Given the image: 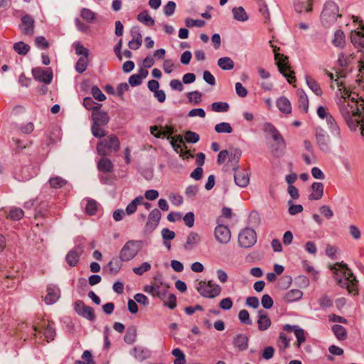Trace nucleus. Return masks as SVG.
<instances>
[{
	"label": "nucleus",
	"instance_id": "1",
	"mask_svg": "<svg viewBox=\"0 0 364 364\" xmlns=\"http://www.w3.org/2000/svg\"><path fill=\"white\" fill-rule=\"evenodd\" d=\"M355 58L354 53L341 52L338 54V69L336 71V78L334 80L343 99L339 105L341 116L351 130L355 131L359 128L361 135L364 137V99L358 93L347 88L345 82L340 80L346 77Z\"/></svg>",
	"mask_w": 364,
	"mask_h": 364
},
{
	"label": "nucleus",
	"instance_id": "2",
	"mask_svg": "<svg viewBox=\"0 0 364 364\" xmlns=\"http://www.w3.org/2000/svg\"><path fill=\"white\" fill-rule=\"evenodd\" d=\"M330 269L335 274V280L340 287L346 289L354 296L358 294V281L347 264L337 262L331 266Z\"/></svg>",
	"mask_w": 364,
	"mask_h": 364
},
{
	"label": "nucleus",
	"instance_id": "3",
	"mask_svg": "<svg viewBox=\"0 0 364 364\" xmlns=\"http://www.w3.org/2000/svg\"><path fill=\"white\" fill-rule=\"evenodd\" d=\"M291 333H294L296 338V341L294 342V346L297 349H300L301 344L306 341V333L302 328H299L298 326L286 324L282 326V331L280 332L277 340V346L281 353L284 352L288 348H289L291 338L289 336V334Z\"/></svg>",
	"mask_w": 364,
	"mask_h": 364
},
{
	"label": "nucleus",
	"instance_id": "4",
	"mask_svg": "<svg viewBox=\"0 0 364 364\" xmlns=\"http://www.w3.org/2000/svg\"><path fill=\"white\" fill-rule=\"evenodd\" d=\"M97 143V152L101 156H107L116 153L120 149V141L117 135L110 134L98 138Z\"/></svg>",
	"mask_w": 364,
	"mask_h": 364
},
{
	"label": "nucleus",
	"instance_id": "5",
	"mask_svg": "<svg viewBox=\"0 0 364 364\" xmlns=\"http://www.w3.org/2000/svg\"><path fill=\"white\" fill-rule=\"evenodd\" d=\"M110 117L107 112L98 109L91 113V131L96 138H102L105 136L106 131L102 127L106 126L109 122Z\"/></svg>",
	"mask_w": 364,
	"mask_h": 364
},
{
	"label": "nucleus",
	"instance_id": "6",
	"mask_svg": "<svg viewBox=\"0 0 364 364\" xmlns=\"http://www.w3.org/2000/svg\"><path fill=\"white\" fill-rule=\"evenodd\" d=\"M240 157V150L230 147L228 149H224L219 152L217 163L220 165L225 164L227 166L235 169V167H236L239 163Z\"/></svg>",
	"mask_w": 364,
	"mask_h": 364
},
{
	"label": "nucleus",
	"instance_id": "7",
	"mask_svg": "<svg viewBox=\"0 0 364 364\" xmlns=\"http://www.w3.org/2000/svg\"><path fill=\"white\" fill-rule=\"evenodd\" d=\"M276 64L279 71L287 78L288 82L294 85L296 82L295 73L290 66L289 58L284 54H277L275 58Z\"/></svg>",
	"mask_w": 364,
	"mask_h": 364
},
{
	"label": "nucleus",
	"instance_id": "8",
	"mask_svg": "<svg viewBox=\"0 0 364 364\" xmlns=\"http://www.w3.org/2000/svg\"><path fill=\"white\" fill-rule=\"evenodd\" d=\"M169 286L162 282L160 279H154L150 285H146L144 291L153 297H158L164 300L166 296Z\"/></svg>",
	"mask_w": 364,
	"mask_h": 364
},
{
	"label": "nucleus",
	"instance_id": "9",
	"mask_svg": "<svg viewBox=\"0 0 364 364\" xmlns=\"http://www.w3.org/2000/svg\"><path fill=\"white\" fill-rule=\"evenodd\" d=\"M197 290L202 296L213 299L220 295L222 289L218 284L210 280L208 282L200 281L197 287Z\"/></svg>",
	"mask_w": 364,
	"mask_h": 364
},
{
	"label": "nucleus",
	"instance_id": "10",
	"mask_svg": "<svg viewBox=\"0 0 364 364\" xmlns=\"http://www.w3.org/2000/svg\"><path fill=\"white\" fill-rule=\"evenodd\" d=\"M341 16L338 6L334 3L326 4L321 14L322 21L326 23L335 22Z\"/></svg>",
	"mask_w": 364,
	"mask_h": 364
},
{
	"label": "nucleus",
	"instance_id": "11",
	"mask_svg": "<svg viewBox=\"0 0 364 364\" xmlns=\"http://www.w3.org/2000/svg\"><path fill=\"white\" fill-rule=\"evenodd\" d=\"M172 140L171 144L174 148L175 151L179 153L180 156L183 160H188L190 158H193L194 154L191 150L187 149V146L185 144L183 136L181 135H177L176 139L171 138Z\"/></svg>",
	"mask_w": 364,
	"mask_h": 364
},
{
	"label": "nucleus",
	"instance_id": "12",
	"mask_svg": "<svg viewBox=\"0 0 364 364\" xmlns=\"http://www.w3.org/2000/svg\"><path fill=\"white\" fill-rule=\"evenodd\" d=\"M33 329L34 331L33 335L36 336V333L39 334H43L44 336V339L49 342L50 341H53L55 336V331L51 326L48 321L45 320H42L41 323L37 326H33Z\"/></svg>",
	"mask_w": 364,
	"mask_h": 364
},
{
	"label": "nucleus",
	"instance_id": "13",
	"mask_svg": "<svg viewBox=\"0 0 364 364\" xmlns=\"http://www.w3.org/2000/svg\"><path fill=\"white\" fill-rule=\"evenodd\" d=\"M257 240L256 232L253 229L245 228L238 235L239 245L243 248H249L255 245Z\"/></svg>",
	"mask_w": 364,
	"mask_h": 364
},
{
	"label": "nucleus",
	"instance_id": "14",
	"mask_svg": "<svg viewBox=\"0 0 364 364\" xmlns=\"http://www.w3.org/2000/svg\"><path fill=\"white\" fill-rule=\"evenodd\" d=\"M139 250V245L136 242L128 241L121 250L119 257L122 261L128 262L137 255Z\"/></svg>",
	"mask_w": 364,
	"mask_h": 364
},
{
	"label": "nucleus",
	"instance_id": "15",
	"mask_svg": "<svg viewBox=\"0 0 364 364\" xmlns=\"http://www.w3.org/2000/svg\"><path fill=\"white\" fill-rule=\"evenodd\" d=\"M32 74L35 80L44 82L45 84H50L52 81L53 75L50 68L46 69L42 68H35L32 70Z\"/></svg>",
	"mask_w": 364,
	"mask_h": 364
},
{
	"label": "nucleus",
	"instance_id": "16",
	"mask_svg": "<svg viewBox=\"0 0 364 364\" xmlns=\"http://www.w3.org/2000/svg\"><path fill=\"white\" fill-rule=\"evenodd\" d=\"M75 310L83 317L87 318L90 321H93L95 318L94 309L85 304L82 300H77L75 302Z\"/></svg>",
	"mask_w": 364,
	"mask_h": 364
},
{
	"label": "nucleus",
	"instance_id": "17",
	"mask_svg": "<svg viewBox=\"0 0 364 364\" xmlns=\"http://www.w3.org/2000/svg\"><path fill=\"white\" fill-rule=\"evenodd\" d=\"M297 103L296 107L298 111L302 114H306L309 112V97L302 89H299L296 91Z\"/></svg>",
	"mask_w": 364,
	"mask_h": 364
},
{
	"label": "nucleus",
	"instance_id": "18",
	"mask_svg": "<svg viewBox=\"0 0 364 364\" xmlns=\"http://www.w3.org/2000/svg\"><path fill=\"white\" fill-rule=\"evenodd\" d=\"M60 296V289L54 284H50L47 287L46 294L43 297V301L48 305L55 303Z\"/></svg>",
	"mask_w": 364,
	"mask_h": 364
},
{
	"label": "nucleus",
	"instance_id": "19",
	"mask_svg": "<svg viewBox=\"0 0 364 364\" xmlns=\"http://www.w3.org/2000/svg\"><path fill=\"white\" fill-rule=\"evenodd\" d=\"M150 132L156 138L164 136L168 139L173 134L174 129L173 127L168 125H166L164 127L154 125L150 127Z\"/></svg>",
	"mask_w": 364,
	"mask_h": 364
},
{
	"label": "nucleus",
	"instance_id": "20",
	"mask_svg": "<svg viewBox=\"0 0 364 364\" xmlns=\"http://www.w3.org/2000/svg\"><path fill=\"white\" fill-rule=\"evenodd\" d=\"M215 237L220 243H228L231 237V233L228 226L218 225L215 229Z\"/></svg>",
	"mask_w": 364,
	"mask_h": 364
},
{
	"label": "nucleus",
	"instance_id": "21",
	"mask_svg": "<svg viewBox=\"0 0 364 364\" xmlns=\"http://www.w3.org/2000/svg\"><path fill=\"white\" fill-rule=\"evenodd\" d=\"M276 106L279 111L285 116H289L292 113L291 102L287 97H278L276 100Z\"/></svg>",
	"mask_w": 364,
	"mask_h": 364
},
{
	"label": "nucleus",
	"instance_id": "22",
	"mask_svg": "<svg viewBox=\"0 0 364 364\" xmlns=\"http://www.w3.org/2000/svg\"><path fill=\"white\" fill-rule=\"evenodd\" d=\"M21 32L25 36H32L34 34V20L29 15H25L21 18L20 26Z\"/></svg>",
	"mask_w": 364,
	"mask_h": 364
},
{
	"label": "nucleus",
	"instance_id": "23",
	"mask_svg": "<svg viewBox=\"0 0 364 364\" xmlns=\"http://www.w3.org/2000/svg\"><path fill=\"white\" fill-rule=\"evenodd\" d=\"M234 178L236 184L240 187H246L250 181L248 171L246 169H239L235 167Z\"/></svg>",
	"mask_w": 364,
	"mask_h": 364
},
{
	"label": "nucleus",
	"instance_id": "24",
	"mask_svg": "<svg viewBox=\"0 0 364 364\" xmlns=\"http://www.w3.org/2000/svg\"><path fill=\"white\" fill-rule=\"evenodd\" d=\"M161 218V213L159 210L155 208L152 210L148 216L146 227L153 230L157 227Z\"/></svg>",
	"mask_w": 364,
	"mask_h": 364
},
{
	"label": "nucleus",
	"instance_id": "25",
	"mask_svg": "<svg viewBox=\"0 0 364 364\" xmlns=\"http://www.w3.org/2000/svg\"><path fill=\"white\" fill-rule=\"evenodd\" d=\"M350 39L355 48L359 50L364 48V32L360 31H351Z\"/></svg>",
	"mask_w": 364,
	"mask_h": 364
},
{
	"label": "nucleus",
	"instance_id": "26",
	"mask_svg": "<svg viewBox=\"0 0 364 364\" xmlns=\"http://www.w3.org/2000/svg\"><path fill=\"white\" fill-rule=\"evenodd\" d=\"M97 169L104 173H111L114 171V164L107 156H102L97 161Z\"/></svg>",
	"mask_w": 364,
	"mask_h": 364
},
{
	"label": "nucleus",
	"instance_id": "27",
	"mask_svg": "<svg viewBox=\"0 0 364 364\" xmlns=\"http://www.w3.org/2000/svg\"><path fill=\"white\" fill-rule=\"evenodd\" d=\"M332 44L338 48L343 49L346 45V35L341 29L335 31L332 39Z\"/></svg>",
	"mask_w": 364,
	"mask_h": 364
},
{
	"label": "nucleus",
	"instance_id": "28",
	"mask_svg": "<svg viewBox=\"0 0 364 364\" xmlns=\"http://www.w3.org/2000/svg\"><path fill=\"white\" fill-rule=\"evenodd\" d=\"M323 194V185L322 183L314 182L311 185V193L309 195L311 200H317L322 198Z\"/></svg>",
	"mask_w": 364,
	"mask_h": 364
},
{
	"label": "nucleus",
	"instance_id": "29",
	"mask_svg": "<svg viewBox=\"0 0 364 364\" xmlns=\"http://www.w3.org/2000/svg\"><path fill=\"white\" fill-rule=\"evenodd\" d=\"M314 0H297L294 3V9L299 13L309 12L312 10Z\"/></svg>",
	"mask_w": 364,
	"mask_h": 364
},
{
	"label": "nucleus",
	"instance_id": "30",
	"mask_svg": "<svg viewBox=\"0 0 364 364\" xmlns=\"http://www.w3.org/2000/svg\"><path fill=\"white\" fill-rule=\"evenodd\" d=\"M306 83L311 91L317 96H322L323 90L318 82L311 76L306 77Z\"/></svg>",
	"mask_w": 364,
	"mask_h": 364
},
{
	"label": "nucleus",
	"instance_id": "31",
	"mask_svg": "<svg viewBox=\"0 0 364 364\" xmlns=\"http://www.w3.org/2000/svg\"><path fill=\"white\" fill-rule=\"evenodd\" d=\"M233 344L239 350H245L248 347V338L245 335L238 334L234 338Z\"/></svg>",
	"mask_w": 364,
	"mask_h": 364
},
{
	"label": "nucleus",
	"instance_id": "32",
	"mask_svg": "<svg viewBox=\"0 0 364 364\" xmlns=\"http://www.w3.org/2000/svg\"><path fill=\"white\" fill-rule=\"evenodd\" d=\"M263 311L259 312V318L257 320L258 328L260 331L267 330L271 325V320L266 314H262Z\"/></svg>",
	"mask_w": 364,
	"mask_h": 364
},
{
	"label": "nucleus",
	"instance_id": "33",
	"mask_svg": "<svg viewBox=\"0 0 364 364\" xmlns=\"http://www.w3.org/2000/svg\"><path fill=\"white\" fill-rule=\"evenodd\" d=\"M83 106L85 107V108L87 110L91 111L92 112H93L98 109H101L102 107V105L100 103L96 102L90 97H86L83 99Z\"/></svg>",
	"mask_w": 364,
	"mask_h": 364
},
{
	"label": "nucleus",
	"instance_id": "34",
	"mask_svg": "<svg viewBox=\"0 0 364 364\" xmlns=\"http://www.w3.org/2000/svg\"><path fill=\"white\" fill-rule=\"evenodd\" d=\"M99 205L94 199H88L85 205V212L87 215L92 216L98 211Z\"/></svg>",
	"mask_w": 364,
	"mask_h": 364
},
{
	"label": "nucleus",
	"instance_id": "35",
	"mask_svg": "<svg viewBox=\"0 0 364 364\" xmlns=\"http://www.w3.org/2000/svg\"><path fill=\"white\" fill-rule=\"evenodd\" d=\"M332 331L338 340L343 341L347 338V331L343 326L335 324L332 326Z\"/></svg>",
	"mask_w": 364,
	"mask_h": 364
},
{
	"label": "nucleus",
	"instance_id": "36",
	"mask_svg": "<svg viewBox=\"0 0 364 364\" xmlns=\"http://www.w3.org/2000/svg\"><path fill=\"white\" fill-rule=\"evenodd\" d=\"M303 293L299 289H291L286 293L284 300L287 302H294L299 300L302 297Z\"/></svg>",
	"mask_w": 364,
	"mask_h": 364
},
{
	"label": "nucleus",
	"instance_id": "37",
	"mask_svg": "<svg viewBox=\"0 0 364 364\" xmlns=\"http://www.w3.org/2000/svg\"><path fill=\"white\" fill-rule=\"evenodd\" d=\"M137 20L147 26H153L155 23L154 18L150 16L146 10L138 14Z\"/></svg>",
	"mask_w": 364,
	"mask_h": 364
},
{
	"label": "nucleus",
	"instance_id": "38",
	"mask_svg": "<svg viewBox=\"0 0 364 364\" xmlns=\"http://www.w3.org/2000/svg\"><path fill=\"white\" fill-rule=\"evenodd\" d=\"M23 216L24 212L21 208H13L9 211L6 218L7 219L16 221L20 220L23 218Z\"/></svg>",
	"mask_w": 364,
	"mask_h": 364
},
{
	"label": "nucleus",
	"instance_id": "39",
	"mask_svg": "<svg viewBox=\"0 0 364 364\" xmlns=\"http://www.w3.org/2000/svg\"><path fill=\"white\" fill-rule=\"evenodd\" d=\"M142 43V37L139 32H135L133 35L132 40L129 41L128 43L129 48L132 50L139 49Z\"/></svg>",
	"mask_w": 364,
	"mask_h": 364
},
{
	"label": "nucleus",
	"instance_id": "40",
	"mask_svg": "<svg viewBox=\"0 0 364 364\" xmlns=\"http://www.w3.org/2000/svg\"><path fill=\"white\" fill-rule=\"evenodd\" d=\"M67 181L60 176H53L49 179V184L52 188L58 189L67 184Z\"/></svg>",
	"mask_w": 364,
	"mask_h": 364
},
{
	"label": "nucleus",
	"instance_id": "41",
	"mask_svg": "<svg viewBox=\"0 0 364 364\" xmlns=\"http://www.w3.org/2000/svg\"><path fill=\"white\" fill-rule=\"evenodd\" d=\"M80 16L87 23H93L97 16L89 9L83 8L80 11Z\"/></svg>",
	"mask_w": 364,
	"mask_h": 364
},
{
	"label": "nucleus",
	"instance_id": "42",
	"mask_svg": "<svg viewBox=\"0 0 364 364\" xmlns=\"http://www.w3.org/2000/svg\"><path fill=\"white\" fill-rule=\"evenodd\" d=\"M14 50L19 55H25L30 50V46L23 41H19L14 44Z\"/></svg>",
	"mask_w": 364,
	"mask_h": 364
},
{
	"label": "nucleus",
	"instance_id": "43",
	"mask_svg": "<svg viewBox=\"0 0 364 364\" xmlns=\"http://www.w3.org/2000/svg\"><path fill=\"white\" fill-rule=\"evenodd\" d=\"M66 261L70 267H75L79 262V254L75 250L70 251L66 255Z\"/></svg>",
	"mask_w": 364,
	"mask_h": 364
},
{
	"label": "nucleus",
	"instance_id": "44",
	"mask_svg": "<svg viewBox=\"0 0 364 364\" xmlns=\"http://www.w3.org/2000/svg\"><path fill=\"white\" fill-rule=\"evenodd\" d=\"M218 63L223 70H231L234 68V62L228 57L220 58Z\"/></svg>",
	"mask_w": 364,
	"mask_h": 364
},
{
	"label": "nucleus",
	"instance_id": "45",
	"mask_svg": "<svg viewBox=\"0 0 364 364\" xmlns=\"http://www.w3.org/2000/svg\"><path fill=\"white\" fill-rule=\"evenodd\" d=\"M89 63L88 57H80L76 63L75 69L79 73L86 70Z\"/></svg>",
	"mask_w": 364,
	"mask_h": 364
},
{
	"label": "nucleus",
	"instance_id": "46",
	"mask_svg": "<svg viewBox=\"0 0 364 364\" xmlns=\"http://www.w3.org/2000/svg\"><path fill=\"white\" fill-rule=\"evenodd\" d=\"M232 13L235 19L244 21L247 19V15L242 7H237L232 9Z\"/></svg>",
	"mask_w": 364,
	"mask_h": 364
},
{
	"label": "nucleus",
	"instance_id": "47",
	"mask_svg": "<svg viewBox=\"0 0 364 364\" xmlns=\"http://www.w3.org/2000/svg\"><path fill=\"white\" fill-rule=\"evenodd\" d=\"M83 360H76L75 364H95L92 355L89 350H85L82 355Z\"/></svg>",
	"mask_w": 364,
	"mask_h": 364
},
{
	"label": "nucleus",
	"instance_id": "48",
	"mask_svg": "<svg viewBox=\"0 0 364 364\" xmlns=\"http://www.w3.org/2000/svg\"><path fill=\"white\" fill-rule=\"evenodd\" d=\"M90 92L95 100L99 102H102L106 100V96L102 92L101 90L97 86H92Z\"/></svg>",
	"mask_w": 364,
	"mask_h": 364
},
{
	"label": "nucleus",
	"instance_id": "49",
	"mask_svg": "<svg viewBox=\"0 0 364 364\" xmlns=\"http://www.w3.org/2000/svg\"><path fill=\"white\" fill-rule=\"evenodd\" d=\"M215 129L218 133H231L232 128L229 123L221 122L215 127Z\"/></svg>",
	"mask_w": 364,
	"mask_h": 364
},
{
	"label": "nucleus",
	"instance_id": "50",
	"mask_svg": "<svg viewBox=\"0 0 364 364\" xmlns=\"http://www.w3.org/2000/svg\"><path fill=\"white\" fill-rule=\"evenodd\" d=\"M212 109L217 112H225L228 111L229 105L227 102H217L212 104Z\"/></svg>",
	"mask_w": 364,
	"mask_h": 364
},
{
	"label": "nucleus",
	"instance_id": "51",
	"mask_svg": "<svg viewBox=\"0 0 364 364\" xmlns=\"http://www.w3.org/2000/svg\"><path fill=\"white\" fill-rule=\"evenodd\" d=\"M316 142L319 146L326 145L327 136L324 131L321 129L316 131Z\"/></svg>",
	"mask_w": 364,
	"mask_h": 364
},
{
	"label": "nucleus",
	"instance_id": "52",
	"mask_svg": "<svg viewBox=\"0 0 364 364\" xmlns=\"http://www.w3.org/2000/svg\"><path fill=\"white\" fill-rule=\"evenodd\" d=\"M184 139L188 143H196L199 140V135L192 131H187L184 134Z\"/></svg>",
	"mask_w": 364,
	"mask_h": 364
},
{
	"label": "nucleus",
	"instance_id": "53",
	"mask_svg": "<svg viewBox=\"0 0 364 364\" xmlns=\"http://www.w3.org/2000/svg\"><path fill=\"white\" fill-rule=\"evenodd\" d=\"M74 47L77 55H82L81 57H88V50L80 42L75 43Z\"/></svg>",
	"mask_w": 364,
	"mask_h": 364
},
{
	"label": "nucleus",
	"instance_id": "54",
	"mask_svg": "<svg viewBox=\"0 0 364 364\" xmlns=\"http://www.w3.org/2000/svg\"><path fill=\"white\" fill-rule=\"evenodd\" d=\"M163 301L164 305L171 309H173L176 306V296L173 294H169L167 299L165 297Z\"/></svg>",
	"mask_w": 364,
	"mask_h": 364
},
{
	"label": "nucleus",
	"instance_id": "55",
	"mask_svg": "<svg viewBox=\"0 0 364 364\" xmlns=\"http://www.w3.org/2000/svg\"><path fill=\"white\" fill-rule=\"evenodd\" d=\"M36 46L41 49L46 50L49 48V43L43 36H38L35 39Z\"/></svg>",
	"mask_w": 364,
	"mask_h": 364
},
{
	"label": "nucleus",
	"instance_id": "56",
	"mask_svg": "<svg viewBox=\"0 0 364 364\" xmlns=\"http://www.w3.org/2000/svg\"><path fill=\"white\" fill-rule=\"evenodd\" d=\"M151 265L148 262L142 263L139 267H134L133 272L137 275H142L144 272L150 270Z\"/></svg>",
	"mask_w": 364,
	"mask_h": 364
},
{
	"label": "nucleus",
	"instance_id": "57",
	"mask_svg": "<svg viewBox=\"0 0 364 364\" xmlns=\"http://www.w3.org/2000/svg\"><path fill=\"white\" fill-rule=\"evenodd\" d=\"M262 305L264 309H270L272 307L274 301L269 294H264L262 297Z\"/></svg>",
	"mask_w": 364,
	"mask_h": 364
},
{
	"label": "nucleus",
	"instance_id": "58",
	"mask_svg": "<svg viewBox=\"0 0 364 364\" xmlns=\"http://www.w3.org/2000/svg\"><path fill=\"white\" fill-rule=\"evenodd\" d=\"M183 220L185 224L188 228H192L194 225V221H195V216H194L193 213H192V212L187 213L183 218Z\"/></svg>",
	"mask_w": 364,
	"mask_h": 364
},
{
	"label": "nucleus",
	"instance_id": "59",
	"mask_svg": "<svg viewBox=\"0 0 364 364\" xmlns=\"http://www.w3.org/2000/svg\"><path fill=\"white\" fill-rule=\"evenodd\" d=\"M176 9V4L173 1H168L164 7V14L169 16L172 15Z\"/></svg>",
	"mask_w": 364,
	"mask_h": 364
},
{
	"label": "nucleus",
	"instance_id": "60",
	"mask_svg": "<svg viewBox=\"0 0 364 364\" xmlns=\"http://www.w3.org/2000/svg\"><path fill=\"white\" fill-rule=\"evenodd\" d=\"M200 237L198 234L191 232L187 238L186 245H194L199 242Z\"/></svg>",
	"mask_w": 364,
	"mask_h": 364
},
{
	"label": "nucleus",
	"instance_id": "61",
	"mask_svg": "<svg viewBox=\"0 0 364 364\" xmlns=\"http://www.w3.org/2000/svg\"><path fill=\"white\" fill-rule=\"evenodd\" d=\"M319 304L323 309L329 308L333 305V301L329 296L324 295L319 299Z\"/></svg>",
	"mask_w": 364,
	"mask_h": 364
},
{
	"label": "nucleus",
	"instance_id": "62",
	"mask_svg": "<svg viewBox=\"0 0 364 364\" xmlns=\"http://www.w3.org/2000/svg\"><path fill=\"white\" fill-rule=\"evenodd\" d=\"M239 318L243 323L250 324L251 321L250 319V315L247 310L242 309L240 311L238 314Z\"/></svg>",
	"mask_w": 364,
	"mask_h": 364
},
{
	"label": "nucleus",
	"instance_id": "63",
	"mask_svg": "<svg viewBox=\"0 0 364 364\" xmlns=\"http://www.w3.org/2000/svg\"><path fill=\"white\" fill-rule=\"evenodd\" d=\"M337 252L338 250L336 247L331 245H327L326 248V254L328 257L331 259H335L336 257Z\"/></svg>",
	"mask_w": 364,
	"mask_h": 364
},
{
	"label": "nucleus",
	"instance_id": "64",
	"mask_svg": "<svg viewBox=\"0 0 364 364\" xmlns=\"http://www.w3.org/2000/svg\"><path fill=\"white\" fill-rule=\"evenodd\" d=\"M201 94L198 91L191 92L188 94L190 102H194L196 104L201 101Z\"/></svg>",
	"mask_w": 364,
	"mask_h": 364
}]
</instances>
